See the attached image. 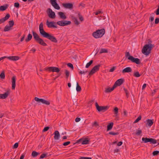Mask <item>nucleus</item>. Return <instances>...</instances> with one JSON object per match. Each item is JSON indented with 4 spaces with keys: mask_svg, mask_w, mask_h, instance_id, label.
<instances>
[{
    "mask_svg": "<svg viewBox=\"0 0 159 159\" xmlns=\"http://www.w3.org/2000/svg\"><path fill=\"white\" fill-rule=\"evenodd\" d=\"M110 134L112 135H118L119 134V133L118 132H114L113 131H111L109 132V133Z\"/></svg>",
    "mask_w": 159,
    "mask_h": 159,
    "instance_id": "nucleus-48",
    "label": "nucleus"
},
{
    "mask_svg": "<svg viewBox=\"0 0 159 159\" xmlns=\"http://www.w3.org/2000/svg\"><path fill=\"white\" fill-rule=\"evenodd\" d=\"M115 88L114 85L111 88H110V87L106 88L105 89V92L106 93H110L113 91Z\"/></svg>",
    "mask_w": 159,
    "mask_h": 159,
    "instance_id": "nucleus-23",
    "label": "nucleus"
},
{
    "mask_svg": "<svg viewBox=\"0 0 159 159\" xmlns=\"http://www.w3.org/2000/svg\"><path fill=\"white\" fill-rule=\"evenodd\" d=\"M8 7L7 4H5V5L2 6L0 7V11H3L5 10Z\"/></svg>",
    "mask_w": 159,
    "mask_h": 159,
    "instance_id": "nucleus-26",
    "label": "nucleus"
},
{
    "mask_svg": "<svg viewBox=\"0 0 159 159\" xmlns=\"http://www.w3.org/2000/svg\"><path fill=\"white\" fill-rule=\"evenodd\" d=\"M34 100L37 102H41L43 104H45L47 105H49L50 104V102L49 101L46 100L42 98H39L37 97L34 98Z\"/></svg>",
    "mask_w": 159,
    "mask_h": 159,
    "instance_id": "nucleus-11",
    "label": "nucleus"
},
{
    "mask_svg": "<svg viewBox=\"0 0 159 159\" xmlns=\"http://www.w3.org/2000/svg\"><path fill=\"white\" fill-rule=\"evenodd\" d=\"M154 20L153 17L151 16L149 18V21L151 22H152Z\"/></svg>",
    "mask_w": 159,
    "mask_h": 159,
    "instance_id": "nucleus-62",
    "label": "nucleus"
},
{
    "mask_svg": "<svg viewBox=\"0 0 159 159\" xmlns=\"http://www.w3.org/2000/svg\"><path fill=\"white\" fill-rule=\"evenodd\" d=\"M132 71V68L130 67H127L124 69L122 70V73L123 74L126 73L131 72Z\"/></svg>",
    "mask_w": 159,
    "mask_h": 159,
    "instance_id": "nucleus-20",
    "label": "nucleus"
},
{
    "mask_svg": "<svg viewBox=\"0 0 159 159\" xmlns=\"http://www.w3.org/2000/svg\"><path fill=\"white\" fill-rule=\"evenodd\" d=\"M25 36V34H24L22 37L21 38L20 41L22 42L23 41Z\"/></svg>",
    "mask_w": 159,
    "mask_h": 159,
    "instance_id": "nucleus-61",
    "label": "nucleus"
},
{
    "mask_svg": "<svg viewBox=\"0 0 159 159\" xmlns=\"http://www.w3.org/2000/svg\"><path fill=\"white\" fill-rule=\"evenodd\" d=\"M32 35L31 34H29L27 38L25 39V41L26 42H28L31 40L32 38Z\"/></svg>",
    "mask_w": 159,
    "mask_h": 159,
    "instance_id": "nucleus-28",
    "label": "nucleus"
},
{
    "mask_svg": "<svg viewBox=\"0 0 159 159\" xmlns=\"http://www.w3.org/2000/svg\"><path fill=\"white\" fill-rule=\"evenodd\" d=\"M92 125L93 127L95 126L96 127L97 126H99V124L97 121H95L93 123H92Z\"/></svg>",
    "mask_w": 159,
    "mask_h": 159,
    "instance_id": "nucleus-46",
    "label": "nucleus"
},
{
    "mask_svg": "<svg viewBox=\"0 0 159 159\" xmlns=\"http://www.w3.org/2000/svg\"><path fill=\"white\" fill-rule=\"evenodd\" d=\"M88 71L87 70H83V71H80L79 72V73L80 75L82 74H84L85 73L88 72Z\"/></svg>",
    "mask_w": 159,
    "mask_h": 159,
    "instance_id": "nucleus-47",
    "label": "nucleus"
},
{
    "mask_svg": "<svg viewBox=\"0 0 159 159\" xmlns=\"http://www.w3.org/2000/svg\"><path fill=\"white\" fill-rule=\"evenodd\" d=\"M95 106L97 110L99 111H102L104 112L107 110L109 108V107L107 106H100L98 105V103L96 102H95Z\"/></svg>",
    "mask_w": 159,
    "mask_h": 159,
    "instance_id": "nucleus-6",
    "label": "nucleus"
},
{
    "mask_svg": "<svg viewBox=\"0 0 159 159\" xmlns=\"http://www.w3.org/2000/svg\"><path fill=\"white\" fill-rule=\"evenodd\" d=\"M89 140L87 138H85L84 140L82 143V144H88L89 143Z\"/></svg>",
    "mask_w": 159,
    "mask_h": 159,
    "instance_id": "nucleus-32",
    "label": "nucleus"
},
{
    "mask_svg": "<svg viewBox=\"0 0 159 159\" xmlns=\"http://www.w3.org/2000/svg\"><path fill=\"white\" fill-rule=\"evenodd\" d=\"M72 18L74 20V21L75 25H78L80 24V22L78 21L76 18L75 17H72Z\"/></svg>",
    "mask_w": 159,
    "mask_h": 159,
    "instance_id": "nucleus-37",
    "label": "nucleus"
},
{
    "mask_svg": "<svg viewBox=\"0 0 159 159\" xmlns=\"http://www.w3.org/2000/svg\"><path fill=\"white\" fill-rule=\"evenodd\" d=\"M58 14L60 16V18L62 19L65 20L66 18V16L62 12H59Z\"/></svg>",
    "mask_w": 159,
    "mask_h": 159,
    "instance_id": "nucleus-25",
    "label": "nucleus"
},
{
    "mask_svg": "<svg viewBox=\"0 0 159 159\" xmlns=\"http://www.w3.org/2000/svg\"><path fill=\"white\" fill-rule=\"evenodd\" d=\"M9 26L11 28L14 25V21L13 20L10 21L9 22Z\"/></svg>",
    "mask_w": 159,
    "mask_h": 159,
    "instance_id": "nucleus-41",
    "label": "nucleus"
},
{
    "mask_svg": "<svg viewBox=\"0 0 159 159\" xmlns=\"http://www.w3.org/2000/svg\"><path fill=\"white\" fill-rule=\"evenodd\" d=\"M50 2L52 5L55 9L57 10L60 9V7L57 3L56 0H51Z\"/></svg>",
    "mask_w": 159,
    "mask_h": 159,
    "instance_id": "nucleus-13",
    "label": "nucleus"
},
{
    "mask_svg": "<svg viewBox=\"0 0 159 159\" xmlns=\"http://www.w3.org/2000/svg\"><path fill=\"white\" fill-rule=\"evenodd\" d=\"M5 92L3 94H0V99H4L6 98L11 93V90L7 89L5 90Z\"/></svg>",
    "mask_w": 159,
    "mask_h": 159,
    "instance_id": "nucleus-8",
    "label": "nucleus"
},
{
    "mask_svg": "<svg viewBox=\"0 0 159 159\" xmlns=\"http://www.w3.org/2000/svg\"><path fill=\"white\" fill-rule=\"evenodd\" d=\"M81 89L80 86L79 85L78 83L76 84V90L77 92H80Z\"/></svg>",
    "mask_w": 159,
    "mask_h": 159,
    "instance_id": "nucleus-36",
    "label": "nucleus"
},
{
    "mask_svg": "<svg viewBox=\"0 0 159 159\" xmlns=\"http://www.w3.org/2000/svg\"><path fill=\"white\" fill-rule=\"evenodd\" d=\"M39 153H38L35 151H34L32 152L31 155L33 157H37L38 155H39Z\"/></svg>",
    "mask_w": 159,
    "mask_h": 159,
    "instance_id": "nucleus-33",
    "label": "nucleus"
},
{
    "mask_svg": "<svg viewBox=\"0 0 159 159\" xmlns=\"http://www.w3.org/2000/svg\"><path fill=\"white\" fill-rule=\"evenodd\" d=\"M65 74L66 75V78L67 79L68 77L69 76L70 72H69L66 70H65Z\"/></svg>",
    "mask_w": 159,
    "mask_h": 159,
    "instance_id": "nucleus-45",
    "label": "nucleus"
},
{
    "mask_svg": "<svg viewBox=\"0 0 159 159\" xmlns=\"http://www.w3.org/2000/svg\"><path fill=\"white\" fill-rule=\"evenodd\" d=\"M142 140L145 143L150 142V143L155 144L157 143L156 140L151 138H148L147 137L145 138L143 137L142 139Z\"/></svg>",
    "mask_w": 159,
    "mask_h": 159,
    "instance_id": "nucleus-7",
    "label": "nucleus"
},
{
    "mask_svg": "<svg viewBox=\"0 0 159 159\" xmlns=\"http://www.w3.org/2000/svg\"><path fill=\"white\" fill-rule=\"evenodd\" d=\"M146 124L147 127H150L153 124V122L151 119H148L146 120Z\"/></svg>",
    "mask_w": 159,
    "mask_h": 159,
    "instance_id": "nucleus-21",
    "label": "nucleus"
},
{
    "mask_svg": "<svg viewBox=\"0 0 159 159\" xmlns=\"http://www.w3.org/2000/svg\"><path fill=\"white\" fill-rule=\"evenodd\" d=\"M32 34L34 40L37 43L44 46H46L47 45L43 40L42 39L40 38L39 36L36 33L33 31Z\"/></svg>",
    "mask_w": 159,
    "mask_h": 159,
    "instance_id": "nucleus-3",
    "label": "nucleus"
},
{
    "mask_svg": "<svg viewBox=\"0 0 159 159\" xmlns=\"http://www.w3.org/2000/svg\"><path fill=\"white\" fill-rule=\"evenodd\" d=\"M108 52V50L107 49L101 48L99 52V53L101 54L103 53H107Z\"/></svg>",
    "mask_w": 159,
    "mask_h": 159,
    "instance_id": "nucleus-29",
    "label": "nucleus"
},
{
    "mask_svg": "<svg viewBox=\"0 0 159 159\" xmlns=\"http://www.w3.org/2000/svg\"><path fill=\"white\" fill-rule=\"evenodd\" d=\"M125 56L131 62L135 63L137 64H139L141 63L139 59L138 58H135L133 56H131L129 52H125Z\"/></svg>",
    "mask_w": 159,
    "mask_h": 159,
    "instance_id": "nucleus-5",
    "label": "nucleus"
},
{
    "mask_svg": "<svg viewBox=\"0 0 159 159\" xmlns=\"http://www.w3.org/2000/svg\"><path fill=\"white\" fill-rule=\"evenodd\" d=\"M93 62V60H91L89 62H88L86 64L85 66L86 68H88L92 64Z\"/></svg>",
    "mask_w": 159,
    "mask_h": 159,
    "instance_id": "nucleus-39",
    "label": "nucleus"
},
{
    "mask_svg": "<svg viewBox=\"0 0 159 159\" xmlns=\"http://www.w3.org/2000/svg\"><path fill=\"white\" fill-rule=\"evenodd\" d=\"M11 29V28L8 25H6L4 27V31L5 32L8 31Z\"/></svg>",
    "mask_w": 159,
    "mask_h": 159,
    "instance_id": "nucleus-30",
    "label": "nucleus"
},
{
    "mask_svg": "<svg viewBox=\"0 0 159 159\" xmlns=\"http://www.w3.org/2000/svg\"><path fill=\"white\" fill-rule=\"evenodd\" d=\"M19 3L18 2H15L14 3V6L16 8H19Z\"/></svg>",
    "mask_w": 159,
    "mask_h": 159,
    "instance_id": "nucleus-56",
    "label": "nucleus"
},
{
    "mask_svg": "<svg viewBox=\"0 0 159 159\" xmlns=\"http://www.w3.org/2000/svg\"><path fill=\"white\" fill-rule=\"evenodd\" d=\"M80 120V118L77 117L75 119V121L76 122H78Z\"/></svg>",
    "mask_w": 159,
    "mask_h": 159,
    "instance_id": "nucleus-64",
    "label": "nucleus"
},
{
    "mask_svg": "<svg viewBox=\"0 0 159 159\" xmlns=\"http://www.w3.org/2000/svg\"><path fill=\"white\" fill-rule=\"evenodd\" d=\"M18 143H16L13 145V149L14 148H17V147L18 146Z\"/></svg>",
    "mask_w": 159,
    "mask_h": 159,
    "instance_id": "nucleus-53",
    "label": "nucleus"
},
{
    "mask_svg": "<svg viewBox=\"0 0 159 159\" xmlns=\"http://www.w3.org/2000/svg\"><path fill=\"white\" fill-rule=\"evenodd\" d=\"M10 17V15L9 14H7L5 16L0 19V24L3 23L6 20H8Z\"/></svg>",
    "mask_w": 159,
    "mask_h": 159,
    "instance_id": "nucleus-19",
    "label": "nucleus"
},
{
    "mask_svg": "<svg viewBox=\"0 0 159 159\" xmlns=\"http://www.w3.org/2000/svg\"><path fill=\"white\" fill-rule=\"evenodd\" d=\"M113 122L110 123L107 126V130L108 131L111 130L113 127Z\"/></svg>",
    "mask_w": 159,
    "mask_h": 159,
    "instance_id": "nucleus-27",
    "label": "nucleus"
},
{
    "mask_svg": "<svg viewBox=\"0 0 159 159\" xmlns=\"http://www.w3.org/2000/svg\"><path fill=\"white\" fill-rule=\"evenodd\" d=\"M6 58L12 61H17L19 59V57L18 56H10L6 57Z\"/></svg>",
    "mask_w": 159,
    "mask_h": 159,
    "instance_id": "nucleus-22",
    "label": "nucleus"
},
{
    "mask_svg": "<svg viewBox=\"0 0 159 159\" xmlns=\"http://www.w3.org/2000/svg\"><path fill=\"white\" fill-rule=\"evenodd\" d=\"M54 134V139L55 140H58L60 137V134L59 131L57 130H56Z\"/></svg>",
    "mask_w": 159,
    "mask_h": 159,
    "instance_id": "nucleus-18",
    "label": "nucleus"
},
{
    "mask_svg": "<svg viewBox=\"0 0 159 159\" xmlns=\"http://www.w3.org/2000/svg\"><path fill=\"white\" fill-rule=\"evenodd\" d=\"M142 133V131L141 130H137L136 134L137 135H139Z\"/></svg>",
    "mask_w": 159,
    "mask_h": 159,
    "instance_id": "nucleus-43",
    "label": "nucleus"
},
{
    "mask_svg": "<svg viewBox=\"0 0 159 159\" xmlns=\"http://www.w3.org/2000/svg\"><path fill=\"white\" fill-rule=\"evenodd\" d=\"M116 68V66H113L109 70V72H113L114 71Z\"/></svg>",
    "mask_w": 159,
    "mask_h": 159,
    "instance_id": "nucleus-55",
    "label": "nucleus"
},
{
    "mask_svg": "<svg viewBox=\"0 0 159 159\" xmlns=\"http://www.w3.org/2000/svg\"><path fill=\"white\" fill-rule=\"evenodd\" d=\"M67 65L68 67H70L72 69H73L74 67L73 65L71 63H68L67 64Z\"/></svg>",
    "mask_w": 159,
    "mask_h": 159,
    "instance_id": "nucleus-51",
    "label": "nucleus"
},
{
    "mask_svg": "<svg viewBox=\"0 0 159 159\" xmlns=\"http://www.w3.org/2000/svg\"><path fill=\"white\" fill-rule=\"evenodd\" d=\"M44 70L46 71H48L50 72H59L60 71V69L58 67H48L45 68Z\"/></svg>",
    "mask_w": 159,
    "mask_h": 159,
    "instance_id": "nucleus-10",
    "label": "nucleus"
},
{
    "mask_svg": "<svg viewBox=\"0 0 159 159\" xmlns=\"http://www.w3.org/2000/svg\"><path fill=\"white\" fill-rule=\"evenodd\" d=\"M124 90L126 94V96L127 98H128L129 97V93L128 91L126 89H125V88H124Z\"/></svg>",
    "mask_w": 159,
    "mask_h": 159,
    "instance_id": "nucleus-40",
    "label": "nucleus"
},
{
    "mask_svg": "<svg viewBox=\"0 0 159 159\" xmlns=\"http://www.w3.org/2000/svg\"><path fill=\"white\" fill-rule=\"evenodd\" d=\"M101 13H102V12L101 11H97L96 12H95V15H98V14H99Z\"/></svg>",
    "mask_w": 159,
    "mask_h": 159,
    "instance_id": "nucleus-63",
    "label": "nucleus"
},
{
    "mask_svg": "<svg viewBox=\"0 0 159 159\" xmlns=\"http://www.w3.org/2000/svg\"><path fill=\"white\" fill-rule=\"evenodd\" d=\"M63 6L65 8L72 9L73 8V5L71 3H64Z\"/></svg>",
    "mask_w": 159,
    "mask_h": 159,
    "instance_id": "nucleus-15",
    "label": "nucleus"
},
{
    "mask_svg": "<svg viewBox=\"0 0 159 159\" xmlns=\"http://www.w3.org/2000/svg\"><path fill=\"white\" fill-rule=\"evenodd\" d=\"M99 51V49L98 48H97L96 49H94L90 55V56L88 57V58L92 57L93 55L95 56L98 53Z\"/></svg>",
    "mask_w": 159,
    "mask_h": 159,
    "instance_id": "nucleus-24",
    "label": "nucleus"
},
{
    "mask_svg": "<svg viewBox=\"0 0 159 159\" xmlns=\"http://www.w3.org/2000/svg\"><path fill=\"white\" fill-rule=\"evenodd\" d=\"M159 153V151H154L152 153V155L154 156H157Z\"/></svg>",
    "mask_w": 159,
    "mask_h": 159,
    "instance_id": "nucleus-49",
    "label": "nucleus"
},
{
    "mask_svg": "<svg viewBox=\"0 0 159 159\" xmlns=\"http://www.w3.org/2000/svg\"><path fill=\"white\" fill-rule=\"evenodd\" d=\"M48 10L49 13V14L48 15L49 17L52 19L55 18L56 16L55 12L53 11L50 8H48Z\"/></svg>",
    "mask_w": 159,
    "mask_h": 159,
    "instance_id": "nucleus-16",
    "label": "nucleus"
},
{
    "mask_svg": "<svg viewBox=\"0 0 159 159\" xmlns=\"http://www.w3.org/2000/svg\"><path fill=\"white\" fill-rule=\"evenodd\" d=\"M79 159H92V158L89 157H80Z\"/></svg>",
    "mask_w": 159,
    "mask_h": 159,
    "instance_id": "nucleus-58",
    "label": "nucleus"
},
{
    "mask_svg": "<svg viewBox=\"0 0 159 159\" xmlns=\"http://www.w3.org/2000/svg\"><path fill=\"white\" fill-rule=\"evenodd\" d=\"M133 76L135 77H139L141 76V75L139 74V72L136 71L134 72Z\"/></svg>",
    "mask_w": 159,
    "mask_h": 159,
    "instance_id": "nucleus-35",
    "label": "nucleus"
},
{
    "mask_svg": "<svg viewBox=\"0 0 159 159\" xmlns=\"http://www.w3.org/2000/svg\"><path fill=\"white\" fill-rule=\"evenodd\" d=\"M0 77L1 79H4L5 78V72L4 70H3L1 74H0Z\"/></svg>",
    "mask_w": 159,
    "mask_h": 159,
    "instance_id": "nucleus-34",
    "label": "nucleus"
},
{
    "mask_svg": "<svg viewBox=\"0 0 159 159\" xmlns=\"http://www.w3.org/2000/svg\"><path fill=\"white\" fill-rule=\"evenodd\" d=\"M78 15L79 16V19H80V20L81 21H83L84 18H83V16L81 15H80V13L78 14Z\"/></svg>",
    "mask_w": 159,
    "mask_h": 159,
    "instance_id": "nucleus-54",
    "label": "nucleus"
},
{
    "mask_svg": "<svg viewBox=\"0 0 159 159\" xmlns=\"http://www.w3.org/2000/svg\"><path fill=\"white\" fill-rule=\"evenodd\" d=\"M105 33V30L104 29L98 30L93 33V36L96 39L102 37Z\"/></svg>",
    "mask_w": 159,
    "mask_h": 159,
    "instance_id": "nucleus-4",
    "label": "nucleus"
},
{
    "mask_svg": "<svg viewBox=\"0 0 159 159\" xmlns=\"http://www.w3.org/2000/svg\"><path fill=\"white\" fill-rule=\"evenodd\" d=\"M159 18H156L155 20V24H157L159 23Z\"/></svg>",
    "mask_w": 159,
    "mask_h": 159,
    "instance_id": "nucleus-60",
    "label": "nucleus"
},
{
    "mask_svg": "<svg viewBox=\"0 0 159 159\" xmlns=\"http://www.w3.org/2000/svg\"><path fill=\"white\" fill-rule=\"evenodd\" d=\"M124 81V80L123 79H120L117 80L114 84V86L116 88L117 86H119L123 84Z\"/></svg>",
    "mask_w": 159,
    "mask_h": 159,
    "instance_id": "nucleus-14",
    "label": "nucleus"
},
{
    "mask_svg": "<svg viewBox=\"0 0 159 159\" xmlns=\"http://www.w3.org/2000/svg\"><path fill=\"white\" fill-rule=\"evenodd\" d=\"M71 23V21L65 20H63L57 22V24L62 26L70 25Z\"/></svg>",
    "mask_w": 159,
    "mask_h": 159,
    "instance_id": "nucleus-9",
    "label": "nucleus"
},
{
    "mask_svg": "<svg viewBox=\"0 0 159 159\" xmlns=\"http://www.w3.org/2000/svg\"><path fill=\"white\" fill-rule=\"evenodd\" d=\"M70 143V141H67L64 143L63 144V145L64 146H66L68 145Z\"/></svg>",
    "mask_w": 159,
    "mask_h": 159,
    "instance_id": "nucleus-52",
    "label": "nucleus"
},
{
    "mask_svg": "<svg viewBox=\"0 0 159 159\" xmlns=\"http://www.w3.org/2000/svg\"><path fill=\"white\" fill-rule=\"evenodd\" d=\"M141 119V116H139L138 118L134 121V123H135L138 122L139 120H140Z\"/></svg>",
    "mask_w": 159,
    "mask_h": 159,
    "instance_id": "nucleus-42",
    "label": "nucleus"
},
{
    "mask_svg": "<svg viewBox=\"0 0 159 159\" xmlns=\"http://www.w3.org/2000/svg\"><path fill=\"white\" fill-rule=\"evenodd\" d=\"M154 47V44L149 43V42L148 44H145L142 50V52L145 55L148 56L150 53L151 50Z\"/></svg>",
    "mask_w": 159,
    "mask_h": 159,
    "instance_id": "nucleus-2",
    "label": "nucleus"
},
{
    "mask_svg": "<svg viewBox=\"0 0 159 159\" xmlns=\"http://www.w3.org/2000/svg\"><path fill=\"white\" fill-rule=\"evenodd\" d=\"M50 127L48 126L45 127L43 130V132H44L47 131L49 129Z\"/></svg>",
    "mask_w": 159,
    "mask_h": 159,
    "instance_id": "nucleus-50",
    "label": "nucleus"
},
{
    "mask_svg": "<svg viewBox=\"0 0 159 159\" xmlns=\"http://www.w3.org/2000/svg\"><path fill=\"white\" fill-rule=\"evenodd\" d=\"M55 24L56 22L53 21L49 22L48 20H47L46 21V25L49 28H57V26L54 25Z\"/></svg>",
    "mask_w": 159,
    "mask_h": 159,
    "instance_id": "nucleus-12",
    "label": "nucleus"
},
{
    "mask_svg": "<svg viewBox=\"0 0 159 159\" xmlns=\"http://www.w3.org/2000/svg\"><path fill=\"white\" fill-rule=\"evenodd\" d=\"M156 15H159V6H158V8L157 9L156 12H155Z\"/></svg>",
    "mask_w": 159,
    "mask_h": 159,
    "instance_id": "nucleus-59",
    "label": "nucleus"
},
{
    "mask_svg": "<svg viewBox=\"0 0 159 159\" xmlns=\"http://www.w3.org/2000/svg\"><path fill=\"white\" fill-rule=\"evenodd\" d=\"M39 28L40 34L42 37L48 39L52 42L55 43L57 42V41L54 36H52L51 34L46 32L44 30L42 22L40 23Z\"/></svg>",
    "mask_w": 159,
    "mask_h": 159,
    "instance_id": "nucleus-1",
    "label": "nucleus"
},
{
    "mask_svg": "<svg viewBox=\"0 0 159 159\" xmlns=\"http://www.w3.org/2000/svg\"><path fill=\"white\" fill-rule=\"evenodd\" d=\"M96 71H97L96 70L93 68L89 72V75H93V74L95 73Z\"/></svg>",
    "mask_w": 159,
    "mask_h": 159,
    "instance_id": "nucleus-31",
    "label": "nucleus"
},
{
    "mask_svg": "<svg viewBox=\"0 0 159 159\" xmlns=\"http://www.w3.org/2000/svg\"><path fill=\"white\" fill-rule=\"evenodd\" d=\"M16 77L14 76L12 78V89L13 90L15 89L16 87Z\"/></svg>",
    "mask_w": 159,
    "mask_h": 159,
    "instance_id": "nucleus-17",
    "label": "nucleus"
},
{
    "mask_svg": "<svg viewBox=\"0 0 159 159\" xmlns=\"http://www.w3.org/2000/svg\"><path fill=\"white\" fill-rule=\"evenodd\" d=\"M46 156V154H42L40 156L39 158L40 159H43Z\"/></svg>",
    "mask_w": 159,
    "mask_h": 159,
    "instance_id": "nucleus-57",
    "label": "nucleus"
},
{
    "mask_svg": "<svg viewBox=\"0 0 159 159\" xmlns=\"http://www.w3.org/2000/svg\"><path fill=\"white\" fill-rule=\"evenodd\" d=\"M114 114L115 115V116H117L118 112V108L117 107H115L114 109Z\"/></svg>",
    "mask_w": 159,
    "mask_h": 159,
    "instance_id": "nucleus-38",
    "label": "nucleus"
},
{
    "mask_svg": "<svg viewBox=\"0 0 159 159\" xmlns=\"http://www.w3.org/2000/svg\"><path fill=\"white\" fill-rule=\"evenodd\" d=\"M100 66V65H98L95 66L93 68H94L97 71L99 70V67Z\"/></svg>",
    "mask_w": 159,
    "mask_h": 159,
    "instance_id": "nucleus-44",
    "label": "nucleus"
}]
</instances>
